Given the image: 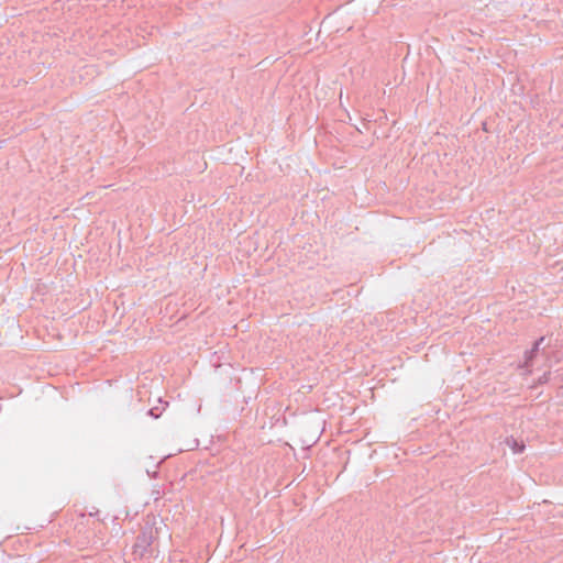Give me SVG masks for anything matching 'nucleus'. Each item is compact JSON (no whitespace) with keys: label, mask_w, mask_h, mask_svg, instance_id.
I'll return each instance as SVG.
<instances>
[{"label":"nucleus","mask_w":563,"mask_h":563,"mask_svg":"<svg viewBox=\"0 0 563 563\" xmlns=\"http://www.w3.org/2000/svg\"><path fill=\"white\" fill-rule=\"evenodd\" d=\"M505 442L510 448L514 454L522 453L526 448L522 441H518L514 437L506 438Z\"/></svg>","instance_id":"nucleus-1"},{"label":"nucleus","mask_w":563,"mask_h":563,"mask_svg":"<svg viewBox=\"0 0 563 563\" xmlns=\"http://www.w3.org/2000/svg\"><path fill=\"white\" fill-rule=\"evenodd\" d=\"M538 353L532 352V350H528L525 353V363L523 366L526 368H529L532 366L533 358L537 356Z\"/></svg>","instance_id":"nucleus-2"},{"label":"nucleus","mask_w":563,"mask_h":563,"mask_svg":"<svg viewBox=\"0 0 563 563\" xmlns=\"http://www.w3.org/2000/svg\"><path fill=\"white\" fill-rule=\"evenodd\" d=\"M544 342V336L539 338L530 350L534 353H539L541 344Z\"/></svg>","instance_id":"nucleus-3"}]
</instances>
